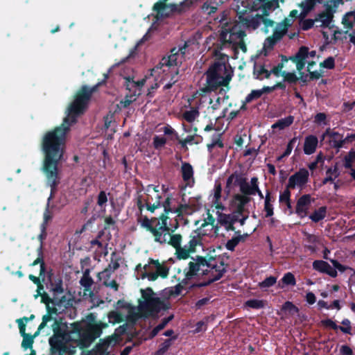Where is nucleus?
Instances as JSON below:
<instances>
[{"label": "nucleus", "mask_w": 355, "mask_h": 355, "mask_svg": "<svg viewBox=\"0 0 355 355\" xmlns=\"http://www.w3.org/2000/svg\"><path fill=\"white\" fill-rule=\"evenodd\" d=\"M104 80L92 87L83 85L74 96L69 104L67 116L62 123L55 128L49 130L43 135L41 141V150L44 155L42 171L46 177V184L51 188L50 200L56 192L60 183L59 164L62 162L65 152L67 135L71 126L76 123L78 116L87 109L92 94L98 87L104 84L108 74H104Z\"/></svg>", "instance_id": "f257e3e1"}, {"label": "nucleus", "mask_w": 355, "mask_h": 355, "mask_svg": "<svg viewBox=\"0 0 355 355\" xmlns=\"http://www.w3.org/2000/svg\"><path fill=\"white\" fill-rule=\"evenodd\" d=\"M46 314L42 316L40 330L46 327L47 323L53 320L51 324L53 335L49 339L51 355H74L76 349H85L90 347L102 334L103 323H83L76 321L69 326L62 318L58 315L61 308L58 305L46 306Z\"/></svg>", "instance_id": "f03ea898"}, {"label": "nucleus", "mask_w": 355, "mask_h": 355, "mask_svg": "<svg viewBox=\"0 0 355 355\" xmlns=\"http://www.w3.org/2000/svg\"><path fill=\"white\" fill-rule=\"evenodd\" d=\"M218 60L209 67L205 73L207 85L202 89L204 92H216L219 89L220 94H225L224 99H228L226 93L230 90V83L233 76V71L230 65H227V58H220L215 56Z\"/></svg>", "instance_id": "7ed1b4c3"}, {"label": "nucleus", "mask_w": 355, "mask_h": 355, "mask_svg": "<svg viewBox=\"0 0 355 355\" xmlns=\"http://www.w3.org/2000/svg\"><path fill=\"white\" fill-rule=\"evenodd\" d=\"M246 36L245 31L236 22L225 23L221 27L218 42L214 44V55L220 58H227V55L222 53L221 51L225 48H231L234 50L240 49L243 52L247 51V46L244 42Z\"/></svg>", "instance_id": "20e7f679"}, {"label": "nucleus", "mask_w": 355, "mask_h": 355, "mask_svg": "<svg viewBox=\"0 0 355 355\" xmlns=\"http://www.w3.org/2000/svg\"><path fill=\"white\" fill-rule=\"evenodd\" d=\"M187 46V44H184L179 49L176 47L173 48L171 50V54L166 57H163L155 67L157 70L160 69L164 73V76L162 78L161 81H164L169 78L168 82L164 86V90L171 89L178 81L179 67L182 62L180 57H183L185 54Z\"/></svg>", "instance_id": "39448f33"}, {"label": "nucleus", "mask_w": 355, "mask_h": 355, "mask_svg": "<svg viewBox=\"0 0 355 355\" xmlns=\"http://www.w3.org/2000/svg\"><path fill=\"white\" fill-rule=\"evenodd\" d=\"M168 216H159V217H152L149 218L147 216H141L138 218L137 223L141 227L146 231L153 234V230H156L162 234L168 232L174 233L180 227L178 218H175L173 221L168 223Z\"/></svg>", "instance_id": "423d86ee"}, {"label": "nucleus", "mask_w": 355, "mask_h": 355, "mask_svg": "<svg viewBox=\"0 0 355 355\" xmlns=\"http://www.w3.org/2000/svg\"><path fill=\"white\" fill-rule=\"evenodd\" d=\"M144 272L141 275V279L148 278L149 281L154 282L158 277L163 279L168 276L169 268L159 260L150 258L148 263L144 266Z\"/></svg>", "instance_id": "0eeeda50"}, {"label": "nucleus", "mask_w": 355, "mask_h": 355, "mask_svg": "<svg viewBox=\"0 0 355 355\" xmlns=\"http://www.w3.org/2000/svg\"><path fill=\"white\" fill-rule=\"evenodd\" d=\"M193 261H190L188 264V270H184L185 279L182 280V284H187V280L191 279L198 272L202 270V275H207L209 273L207 269L203 270L202 268L207 265L205 257L202 256H196V259H193Z\"/></svg>", "instance_id": "6e6552de"}, {"label": "nucleus", "mask_w": 355, "mask_h": 355, "mask_svg": "<svg viewBox=\"0 0 355 355\" xmlns=\"http://www.w3.org/2000/svg\"><path fill=\"white\" fill-rule=\"evenodd\" d=\"M168 1H159L153 5V10L156 12L155 18L157 20L168 17L171 14L181 11V9L177 4L167 3Z\"/></svg>", "instance_id": "1a4fd4ad"}, {"label": "nucleus", "mask_w": 355, "mask_h": 355, "mask_svg": "<svg viewBox=\"0 0 355 355\" xmlns=\"http://www.w3.org/2000/svg\"><path fill=\"white\" fill-rule=\"evenodd\" d=\"M152 235L154 237V241L162 245L168 244L175 249L180 248L182 241V236L180 234L168 233L162 234L156 230H153Z\"/></svg>", "instance_id": "9d476101"}, {"label": "nucleus", "mask_w": 355, "mask_h": 355, "mask_svg": "<svg viewBox=\"0 0 355 355\" xmlns=\"http://www.w3.org/2000/svg\"><path fill=\"white\" fill-rule=\"evenodd\" d=\"M140 306L141 310L146 312L148 315L157 314L162 310L165 311L169 309V304L158 297H155L147 302H144Z\"/></svg>", "instance_id": "9b49d317"}, {"label": "nucleus", "mask_w": 355, "mask_h": 355, "mask_svg": "<svg viewBox=\"0 0 355 355\" xmlns=\"http://www.w3.org/2000/svg\"><path fill=\"white\" fill-rule=\"evenodd\" d=\"M309 181V171L304 168H300L288 178V188L294 189L295 187L303 189Z\"/></svg>", "instance_id": "f8f14e48"}, {"label": "nucleus", "mask_w": 355, "mask_h": 355, "mask_svg": "<svg viewBox=\"0 0 355 355\" xmlns=\"http://www.w3.org/2000/svg\"><path fill=\"white\" fill-rule=\"evenodd\" d=\"M252 200L250 196H241V194H234L230 202V207L232 210H234V213L243 215L245 211L249 213V211L245 209L246 205H248Z\"/></svg>", "instance_id": "ddd939ff"}, {"label": "nucleus", "mask_w": 355, "mask_h": 355, "mask_svg": "<svg viewBox=\"0 0 355 355\" xmlns=\"http://www.w3.org/2000/svg\"><path fill=\"white\" fill-rule=\"evenodd\" d=\"M307 47L302 46L298 49L297 52L293 56H291L288 60H291L296 64L297 70L299 73L302 72V70L304 68L306 58H307Z\"/></svg>", "instance_id": "4468645a"}, {"label": "nucleus", "mask_w": 355, "mask_h": 355, "mask_svg": "<svg viewBox=\"0 0 355 355\" xmlns=\"http://www.w3.org/2000/svg\"><path fill=\"white\" fill-rule=\"evenodd\" d=\"M320 323H321L322 326H323L324 327H329L334 330L340 329L344 334H352L351 333V330H352L351 322L349 321V319L345 318V319L343 320V321L341 322V324L343 325H344L345 327H341V326L337 325L336 324V322L331 319L322 320Z\"/></svg>", "instance_id": "2eb2a0df"}, {"label": "nucleus", "mask_w": 355, "mask_h": 355, "mask_svg": "<svg viewBox=\"0 0 355 355\" xmlns=\"http://www.w3.org/2000/svg\"><path fill=\"white\" fill-rule=\"evenodd\" d=\"M313 269L321 273L327 274L331 277H336L338 275L337 271L323 260L314 261L313 262Z\"/></svg>", "instance_id": "dca6fc26"}, {"label": "nucleus", "mask_w": 355, "mask_h": 355, "mask_svg": "<svg viewBox=\"0 0 355 355\" xmlns=\"http://www.w3.org/2000/svg\"><path fill=\"white\" fill-rule=\"evenodd\" d=\"M151 200H150V201ZM137 206L140 212V216H138L137 219L140 218L142 215V211L144 207H146V209L151 213H153L155 209L161 207V201H155L153 203H150L148 200H143L142 196H139L137 198Z\"/></svg>", "instance_id": "f3484780"}, {"label": "nucleus", "mask_w": 355, "mask_h": 355, "mask_svg": "<svg viewBox=\"0 0 355 355\" xmlns=\"http://www.w3.org/2000/svg\"><path fill=\"white\" fill-rule=\"evenodd\" d=\"M121 259V257L116 252L111 253L110 263L108 264L107 267L102 272V275L104 277L110 278L112 272L119 268V261Z\"/></svg>", "instance_id": "a211bd4d"}, {"label": "nucleus", "mask_w": 355, "mask_h": 355, "mask_svg": "<svg viewBox=\"0 0 355 355\" xmlns=\"http://www.w3.org/2000/svg\"><path fill=\"white\" fill-rule=\"evenodd\" d=\"M240 22L245 25L248 28H252V29H257L261 23L262 15H256L254 17L244 16L241 14L239 16Z\"/></svg>", "instance_id": "6ab92c4d"}, {"label": "nucleus", "mask_w": 355, "mask_h": 355, "mask_svg": "<svg viewBox=\"0 0 355 355\" xmlns=\"http://www.w3.org/2000/svg\"><path fill=\"white\" fill-rule=\"evenodd\" d=\"M318 144V137L315 135H310L305 137L304 143V153L306 155H312L316 150Z\"/></svg>", "instance_id": "aec40b11"}, {"label": "nucleus", "mask_w": 355, "mask_h": 355, "mask_svg": "<svg viewBox=\"0 0 355 355\" xmlns=\"http://www.w3.org/2000/svg\"><path fill=\"white\" fill-rule=\"evenodd\" d=\"M291 24L290 20L287 18H285L282 22L278 23L276 25L272 36L279 40H281L287 33L288 28L289 26H291Z\"/></svg>", "instance_id": "412c9836"}, {"label": "nucleus", "mask_w": 355, "mask_h": 355, "mask_svg": "<svg viewBox=\"0 0 355 355\" xmlns=\"http://www.w3.org/2000/svg\"><path fill=\"white\" fill-rule=\"evenodd\" d=\"M340 175L339 171L338 163L336 162L331 167L328 168L326 171V178L322 181V184L325 185L329 182L333 183L334 180Z\"/></svg>", "instance_id": "4be33fe9"}, {"label": "nucleus", "mask_w": 355, "mask_h": 355, "mask_svg": "<svg viewBox=\"0 0 355 355\" xmlns=\"http://www.w3.org/2000/svg\"><path fill=\"white\" fill-rule=\"evenodd\" d=\"M204 235H205V234H202L200 229L198 228L191 234V239L187 244V248L192 252V253L196 252L197 245H202V236Z\"/></svg>", "instance_id": "5701e85b"}, {"label": "nucleus", "mask_w": 355, "mask_h": 355, "mask_svg": "<svg viewBox=\"0 0 355 355\" xmlns=\"http://www.w3.org/2000/svg\"><path fill=\"white\" fill-rule=\"evenodd\" d=\"M216 215L218 224L223 227L227 232L235 231V227L232 225L230 214L217 211Z\"/></svg>", "instance_id": "b1692460"}, {"label": "nucleus", "mask_w": 355, "mask_h": 355, "mask_svg": "<svg viewBox=\"0 0 355 355\" xmlns=\"http://www.w3.org/2000/svg\"><path fill=\"white\" fill-rule=\"evenodd\" d=\"M327 10L325 11H322V12L319 13L318 16L315 17V21L321 22L320 26H328L329 24L331 23L333 15L331 12V8L334 6L333 5H327Z\"/></svg>", "instance_id": "393cba45"}, {"label": "nucleus", "mask_w": 355, "mask_h": 355, "mask_svg": "<svg viewBox=\"0 0 355 355\" xmlns=\"http://www.w3.org/2000/svg\"><path fill=\"white\" fill-rule=\"evenodd\" d=\"M271 71L266 69L265 66L261 64H255L253 69L254 78L259 80L268 79L270 77Z\"/></svg>", "instance_id": "a878e982"}, {"label": "nucleus", "mask_w": 355, "mask_h": 355, "mask_svg": "<svg viewBox=\"0 0 355 355\" xmlns=\"http://www.w3.org/2000/svg\"><path fill=\"white\" fill-rule=\"evenodd\" d=\"M146 196L143 200H151L150 202L153 203L155 201H161L162 196L159 194V191L158 189V186H155L153 184H149L147 186L146 189Z\"/></svg>", "instance_id": "bb28decb"}, {"label": "nucleus", "mask_w": 355, "mask_h": 355, "mask_svg": "<svg viewBox=\"0 0 355 355\" xmlns=\"http://www.w3.org/2000/svg\"><path fill=\"white\" fill-rule=\"evenodd\" d=\"M175 199L172 197V195H168L165 200L163 202H161V207H164V212L162 213L159 216H168L170 213L174 214V210H175Z\"/></svg>", "instance_id": "cd10ccee"}, {"label": "nucleus", "mask_w": 355, "mask_h": 355, "mask_svg": "<svg viewBox=\"0 0 355 355\" xmlns=\"http://www.w3.org/2000/svg\"><path fill=\"white\" fill-rule=\"evenodd\" d=\"M41 302L46 304V306L51 304L52 305H58L59 307L62 306V304L66 302L65 296H62L61 298L55 297L51 298L46 293H43L40 295Z\"/></svg>", "instance_id": "c85d7f7f"}, {"label": "nucleus", "mask_w": 355, "mask_h": 355, "mask_svg": "<svg viewBox=\"0 0 355 355\" xmlns=\"http://www.w3.org/2000/svg\"><path fill=\"white\" fill-rule=\"evenodd\" d=\"M226 272L227 270L225 268H222V270H218V272L215 275L212 274L213 277L209 278L207 281L193 284L192 287L201 288L209 286L212 283L219 280Z\"/></svg>", "instance_id": "c756f323"}, {"label": "nucleus", "mask_w": 355, "mask_h": 355, "mask_svg": "<svg viewBox=\"0 0 355 355\" xmlns=\"http://www.w3.org/2000/svg\"><path fill=\"white\" fill-rule=\"evenodd\" d=\"M89 273V269H86L83 272V277L80 280V284L84 288L85 291L92 292V286L94 284V280Z\"/></svg>", "instance_id": "7c9ffc66"}, {"label": "nucleus", "mask_w": 355, "mask_h": 355, "mask_svg": "<svg viewBox=\"0 0 355 355\" xmlns=\"http://www.w3.org/2000/svg\"><path fill=\"white\" fill-rule=\"evenodd\" d=\"M181 174L184 182H189L190 180H193V168L190 163H182Z\"/></svg>", "instance_id": "2f4dec72"}, {"label": "nucleus", "mask_w": 355, "mask_h": 355, "mask_svg": "<svg viewBox=\"0 0 355 355\" xmlns=\"http://www.w3.org/2000/svg\"><path fill=\"white\" fill-rule=\"evenodd\" d=\"M41 331L42 330H40L39 326L37 331L34 333L33 335L27 334L26 335L21 336L23 337V340L21 342V347L24 349H32L34 343V338L39 336Z\"/></svg>", "instance_id": "473e14b6"}, {"label": "nucleus", "mask_w": 355, "mask_h": 355, "mask_svg": "<svg viewBox=\"0 0 355 355\" xmlns=\"http://www.w3.org/2000/svg\"><path fill=\"white\" fill-rule=\"evenodd\" d=\"M37 258L30 264V266H35L37 264H40V276H44L46 272V266L44 261V254L43 250H42V246H39L37 250Z\"/></svg>", "instance_id": "72a5a7b5"}, {"label": "nucleus", "mask_w": 355, "mask_h": 355, "mask_svg": "<svg viewBox=\"0 0 355 355\" xmlns=\"http://www.w3.org/2000/svg\"><path fill=\"white\" fill-rule=\"evenodd\" d=\"M295 284L296 279L295 275L292 272H288L285 273L283 277L279 281L278 287L284 288L286 286H294Z\"/></svg>", "instance_id": "f704fd0d"}, {"label": "nucleus", "mask_w": 355, "mask_h": 355, "mask_svg": "<svg viewBox=\"0 0 355 355\" xmlns=\"http://www.w3.org/2000/svg\"><path fill=\"white\" fill-rule=\"evenodd\" d=\"M294 121V116L289 115L285 118L279 119L272 125V129L284 130L289 127Z\"/></svg>", "instance_id": "c9c22d12"}, {"label": "nucleus", "mask_w": 355, "mask_h": 355, "mask_svg": "<svg viewBox=\"0 0 355 355\" xmlns=\"http://www.w3.org/2000/svg\"><path fill=\"white\" fill-rule=\"evenodd\" d=\"M327 212V207L326 206H322L318 209L313 211L312 214L309 215V218L314 223H318L323 220Z\"/></svg>", "instance_id": "e433bc0d"}, {"label": "nucleus", "mask_w": 355, "mask_h": 355, "mask_svg": "<svg viewBox=\"0 0 355 355\" xmlns=\"http://www.w3.org/2000/svg\"><path fill=\"white\" fill-rule=\"evenodd\" d=\"M53 275L51 273L49 275L50 285L51 287V291L55 294H62L64 293V288L62 287V279L61 277L56 278L55 279H52L51 276Z\"/></svg>", "instance_id": "4c0bfd02"}, {"label": "nucleus", "mask_w": 355, "mask_h": 355, "mask_svg": "<svg viewBox=\"0 0 355 355\" xmlns=\"http://www.w3.org/2000/svg\"><path fill=\"white\" fill-rule=\"evenodd\" d=\"M236 236L228 240L225 244V248L230 251H234L236 246L243 240V236H241L240 230L234 231Z\"/></svg>", "instance_id": "58836bf2"}, {"label": "nucleus", "mask_w": 355, "mask_h": 355, "mask_svg": "<svg viewBox=\"0 0 355 355\" xmlns=\"http://www.w3.org/2000/svg\"><path fill=\"white\" fill-rule=\"evenodd\" d=\"M342 23L347 29H352L355 24V11L347 12L343 17Z\"/></svg>", "instance_id": "ea45409f"}, {"label": "nucleus", "mask_w": 355, "mask_h": 355, "mask_svg": "<svg viewBox=\"0 0 355 355\" xmlns=\"http://www.w3.org/2000/svg\"><path fill=\"white\" fill-rule=\"evenodd\" d=\"M173 318V315H171L168 317L164 318L162 320L161 322L153 328L150 333V336L152 338L155 337L157 335V334L163 329L167 324Z\"/></svg>", "instance_id": "a19ab883"}, {"label": "nucleus", "mask_w": 355, "mask_h": 355, "mask_svg": "<svg viewBox=\"0 0 355 355\" xmlns=\"http://www.w3.org/2000/svg\"><path fill=\"white\" fill-rule=\"evenodd\" d=\"M254 189L252 186L246 181V180H242L241 182L240 191L241 196H254Z\"/></svg>", "instance_id": "79ce46f5"}, {"label": "nucleus", "mask_w": 355, "mask_h": 355, "mask_svg": "<svg viewBox=\"0 0 355 355\" xmlns=\"http://www.w3.org/2000/svg\"><path fill=\"white\" fill-rule=\"evenodd\" d=\"M266 302L263 300L252 299L245 302V306L254 309H260L265 307Z\"/></svg>", "instance_id": "37998d69"}, {"label": "nucleus", "mask_w": 355, "mask_h": 355, "mask_svg": "<svg viewBox=\"0 0 355 355\" xmlns=\"http://www.w3.org/2000/svg\"><path fill=\"white\" fill-rule=\"evenodd\" d=\"M343 166L345 168H352L355 162V150L352 148L343 158Z\"/></svg>", "instance_id": "c03bdc74"}, {"label": "nucleus", "mask_w": 355, "mask_h": 355, "mask_svg": "<svg viewBox=\"0 0 355 355\" xmlns=\"http://www.w3.org/2000/svg\"><path fill=\"white\" fill-rule=\"evenodd\" d=\"M261 5L260 8L263 15L268 16L269 11L272 9L274 2H277V0H259Z\"/></svg>", "instance_id": "a18cd8bd"}, {"label": "nucleus", "mask_w": 355, "mask_h": 355, "mask_svg": "<svg viewBox=\"0 0 355 355\" xmlns=\"http://www.w3.org/2000/svg\"><path fill=\"white\" fill-rule=\"evenodd\" d=\"M190 253L192 252L187 248V245L184 247L180 245V248L175 249V254L178 259H187L189 257Z\"/></svg>", "instance_id": "49530a36"}, {"label": "nucleus", "mask_w": 355, "mask_h": 355, "mask_svg": "<svg viewBox=\"0 0 355 355\" xmlns=\"http://www.w3.org/2000/svg\"><path fill=\"white\" fill-rule=\"evenodd\" d=\"M207 218L204 220L203 223L200 225V226L198 229H200V230L202 231V230L204 227H205L208 225H211L213 227V228H214L215 232H218V227L217 225H214V223H215L214 217L210 214L209 210L207 211Z\"/></svg>", "instance_id": "de8ad7c7"}, {"label": "nucleus", "mask_w": 355, "mask_h": 355, "mask_svg": "<svg viewBox=\"0 0 355 355\" xmlns=\"http://www.w3.org/2000/svg\"><path fill=\"white\" fill-rule=\"evenodd\" d=\"M109 322L112 324L121 323L123 321V315L119 311H111L108 313Z\"/></svg>", "instance_id": "09e8293b"}, {"label": "nucleus", "mask_w": 355, "mask_h": 355, "mask_svg": "<svg viewBox=\"0 0 355 355\" xmlns=\"http://www.w3.org/2000/svg\"><path fill=\"white\" fill-rule=\"evenodd\" d=\"M199 116V112L197 108H191L190 110L185 111L183 113V118L189 123H192L196 117Z\"/></svg>", "instance_id": "8fccbe9b"}, {"label": "nucleus", "mask_w": 355, "mask_h": 355, "mask_svg": "<svg viewBox=\"0 0 355 355\" xmlns=\"http://www.w3.org/2000/svg\"><path fill=\"white\" fill-rule=\"evenodd\" d=\"M281 75L284 77V80L289 84H295L299 80V78L295 72L284 71L281 73Z\"/></svg>", "instance_id": "3c124183"}, {"label": "nucleus", "mask_w": 355, "mask_h": 355, "mask_svg": "<svg viewBox=\"0 0 355 355\" xmlns=\"http://www.w3.org/2000/svg\"><path fill=\"white\" fill-rule=\"evenodd\" d=\"M315 5V2L314 0H303L300 3V7L302 9V12L304 15H306L309 12H310L312 9H313Z\"/></svg>", "instance_id": "603ef678"}, {"label": "nucleus", "mask_w": 355, "mask_h": 355, "mask_svg": "<svg viewBox=\"0 0 355 355\" xmlns=\"http://www.w3.org/2000/svg\"><path fill=\"white\" fill-rule=\"evenodd\" d=\"M282 310L284 311H288L292 315L299 313L300 309L293 302L290 301L286 302L282 307Z\"/></svg>", "instance_id": "864d4df0"}, {"label": "nucleus", "mask_w": 355, "mask_h": 355, "mask_svg": "<svg viewBox=\"0 0 355 355\" xmlns=\"http://www.w3.org/2000/svg\"><path fill=\"white\" fill-rule=\"evenodd\" d=\"M189 209L190 206L188 204H179L177 207H175L174 214H176L178 217L183 218L184 214H189Z\"/></svg>", "instance_id": "5fc2aeb1"}, {"label": "nucleus", "mask_w": 355, "mask_h": 355, "mask_svg": "<svg viewBox=\"0 0 355 355\" xmlns=\"http://www.w3.org/2000/svg\"><path fill=\"white\" fill-rule=\"evenodd\" d=\"M297 140V138L295 137L289 141L284 153L277 158L278 161H280L282 158H284L285 157H288L291 153L293 146H294L295 144L296 143Z\"/></svg>", "instance_id": "6e6d98bb"}, {"label": "nucleus", "mask_w": 355, "mask_h": 355, "mask_svg": "<svg viewBox=\"0 0 355 355\" xmlns=\"http://www.w3.org/2000/svg\"><path fill=\"white\" fill-rule=\"evenodd\" d=\"M125 87L126 89L130 92H132L135 94H136L137 87L139 86L138 83H136L132 78L128 77L125 78Z\"/></svg>", "instance_id": "4d7b16f0"}, {"label": "nucleus", "mask_w": 355, "mask_h": 355, "mask_svg": "<svg viewBox=\"0 0 355 355\" xmlns=\"http://www.w3.org/2000/svg\"><path fill=\"white\" fill-rule=\"evenodd\" d=\"M277 282V277L270 276L266 277L263 281L259 283V286L261 288H266L272 286Z\"/></svg>", "instance_id": "13d9d810"}, {"label": "nucleus", "mask_w": 355, "mask_h": 355, "mask_svg": "<svg viewBox=\"0 0 355 355\" xmlns=\"http://www.w3.org/2000/svg\"><path fill=\"white\" fill-rule=\"evenodd\" d=\"M110 194V193H107L105 191H101L97 196V205L101 207H105L108 200L107 196Z\"/></svg>", "instance_id": "bf43d9fd"}, {"label": "nucleus", "mask_w": 355, "mask_h": 355, "mask_svg": "<svg viewBox=\"0 0 355 355\" xmlns=\"http://www.w3.org/2000/svg\"><path fill=\"white\" fill-rule=\"evenodd\" d=\"M311 202V197L310 194H304L297 201L296 205L299 207H308V206Z\"/></svg>", "instance_id": "052dcab7"}, {"label": "nucleus", "mask_w": 355, "mask_h": 355, "mask_svg": "<svg viewBox=\"0 0 355 355\" xmlns=\"http://www.w3.org/2000/svg\"><path fill=\"white\" fill-rule=\"evenodd\" d=\"M288 61V58L286 55H282V62L275 66L270 71L276 76H279L282 68L284 67V62Z\"/></svg>", "instance_id": "680f3d73"}, {"label": "nucleus", "mask_w": 355, "mask_h": 355, "mask_svg": "<svg viewBox=\"0 0 355 355\" xmlns=\"http://www.w3.org/2000/svg\"><path fill=\"white\" fill-rule=\"evenodd\" d=\"M141 297L144 299V302H147L150 300V299L154 298L155 296V293L153 292V290L150 287H148L146 289H141Z\"/></svg>", "instance_id": "e2e57ef3"}, {"label": "nucleus", "mask_w": 355, "mask_h": 355, "mask_svg": "<svg viewBox=\"0 0 355 355\" xmlns=\"http://www.w3.org/2000/svg\"><path fill=\"white\" fill-rule=\"evenodd\" d=\"M141 297L144 299V302H147L150 300V299L154 298L155 296V293L153 292V290L150 287H148L146 289H141Z\"/></svg>", "instance_id": "0e129e2a"}, {"label": "nucleus", "mask_w": 355, "mask_h": 355, "mask_svg": "<svg viewBox=\"0 0 355 355\" xmlns=\"http://www.w3.org/2000/svg\"><path fill=\"white\" fill-rule=\"evenodd\" d=\"M320 67L326 68L328 69H333L335 67V59L334 57L330 56L326 58L323 62L320 63Z\"/></svg>", "instance_id": "69168bd1"}, {"label": "nucleus", "mask_w": 355, "mask_h": 355, "mask_svg": "<svg viewBox=\"0 0 355 355\" xmlns=\"http://www.w3.org/2000/svg\"><path fill=\"white\" fill-rule=\"evenodd\" d=\"M166 143V139L164 137L155 135L153 137V146L155 149H160Z\"/></svg>", "instance_id": "338daca9"}, {"label": "nucleus", "mask_w": 355, "mask_h": 355, "mask_svg": "<svg viewBox=\"0 0 355 355\" xmlns=\"http://www.w3.org/2000/svg\"><path fill=\"white\" fill-rule=\"evenodd\" d=\"M261 96V92L259 89L252 90L245 97V103H250L252 101L257 100Z\"/></svg>", "instance_id": "774afa93"}]
</instances>
